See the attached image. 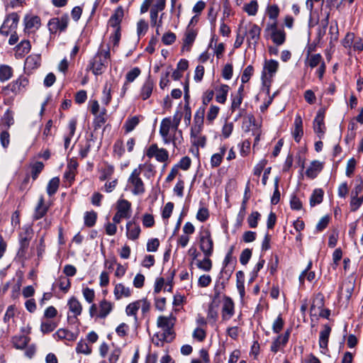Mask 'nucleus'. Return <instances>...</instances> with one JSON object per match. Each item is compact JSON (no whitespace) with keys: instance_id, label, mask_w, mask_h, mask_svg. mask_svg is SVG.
<instances>
[{"instance_id":"f8f14e48","label":"nucleus","mask_w":363,"mask_h":363,"mask_svg":"<svg viewBox=\"0 0 363 363\" xmlns=\"http://www.w3.org/2000/svg\"><path fill=\"white\" fill-rule=\"evenodd\" d=\"M267 30L271 32V38L276 45H281L284 43L286 40L285 32L284 30L277 28V22L267 24Z\"/></svg>"},{"instance_id":"b1692460","label":"nucleus","mask_w":363,"mask_h":363,"mask_svg":"<svg viewBox=\"0 0 363 363\" xmlns=\"http://www.w3.org/2000/svg\"><path fill=\"white\" fill-rule=\"evenodd\" d=\"M228 150L226 145H222L218 149V152L214 153L211 157V165L212 167H217L220 166L222 162L223 158Z\"/></svg>"},{"instance_id":"2f4dec72","label":"nucleus","mask_w":363,"mask_h":363,"mask_svg":"<svg viewBox=\"0 0 363 363\" xmlns=\"http://www.w3.org/2000/svg\"><path fill=\"white\" fill-rule=\"evenodd\" d=\"M140 121V117L138 116L128 117L124 123L123 128L126 133H130L134 130V128L139 124Z\"/></svg>"},{"instance_id":"4c0bfd02","label":"nucleus","mask_w":363,"mask_h":363,"mask_svg":"<svg viewBox=\"0 0 363 363\" xmlns=\"http://www.w3.org/2000/svg\"><path fill=\"white\" fill-rule=\"evenodd\" d=\"M229 89L230 87L225 84H223L219 87L216 96V101L218 103L224 104L225 102Z\"/></svg>"},{"instance_id":"6ab92c4d","label":"nucleus","mask_w":363,"mask_h":363,"mask_svg":"<svg viewBox=\"0 0 363 363\" xmlns=\"http://www.w3.org/2000/svg\"><path fill=\"white\" fill-rule=\"evenodd\" d=\"M28 84V80L25 77H20L16 81L12 82L7 86L13 93L18 94Z\"/></svg>"},{"instance_id":"cd10ccee","label":"nucleus","mask_w":363,"mask_h":363,"mask_svg":"<svg viewBox=\"0 0 363 363\" xmlns=\"http://www.w3.org/2000/svg\"><path fill=\"white\" fill-rule=\"evenodd\" d=\"M322 62H325L320 54L308 55L305 60V65L311 69L321 65Z\"/></svg>"},{"instance_id":"9b49d317","label":"nucleus","mask_w":363,"mask_h":363,"mask_svg":"<svg viewBox=\"0 0 363 363\" xmlns=\"http://www.w3.org/2000/svg\"><path fill=\"white\" fill-rule=\"evenodd\" d=\"M69 17L67 15H63L60 18H51L48 23V29L50 33H55L58 30H65L68 25Z\"/></svg>"},{"instance_id":"7c9ffc66","label":"nucleus","mask_w":363,"mask_h":363,"mask_svg":"<svg viewBox=\"0 0 363 363\" xmlns=\"http://www.w3.org/2000/svg\"><path fill=\"white\" fill-rule=\"evenodd\" d=\"M323 165L318 161H313L308 168L306 169V174L311 179H314L322 170Z\"/></svg>"},{"instance_id":"13d9d810","label":"nucleus","mask_w":363,"mask_h":363,"mask_svg":"<svg viewBox=\"0 0 363 363\" xmlns=\"http://www.w3.org/2000/svg\"><path fill=\"white\" fill-rule=\"evenodd\" d=\"M125 152L122 140H117L113 145V153L118 158H121Z\"/></svg>"},{"instance_id":"39448f33","label":"nucleus","mask_w":363,"mask_h":363,"mask_svg":"<svg viewBox=\"0 0 363 363\" xmlns=\"http://www.w3.org/2000/svg\"><path fill=\"white\" fill-rule=\"evenodd\" d=\"M19 19L20 18L17 13L13 12L8 14L0 27V34L8 36L10 33L15 32L17 29Z\"/></svg>"},{"instance_id":"393cba45","label":"nucleus","mask_w":363,"mask_h":363,"mask_svg":"<svg viewBox=\"0 0 363 363\" xmlns=\"http://www.w3.org/2000/svg\"><path fill=\"white\" fill-rule=\"evenodd\" d=\"M117 212L129 218L131 212V203L125 199H119L116 206Z\"/></svg>"},{"instance_id":"f3484780","label":"nucleus","mask_w":363,"mask_h":363,"mask_svg":"<svg viewBox=\"0 0 363 363\" xmlns=\"http://www.w3.org/2000/svg\"><path fill=\"white\" fill-rule=\"evenodd\" d=\"M324 111L319 110L313 121V129L315 133L318 135L319 138H321L325 130L324 123Z\"/></svg>"},{"instance_id":"ddd939ff","label":"nucleus","mask_w":363,"mask_h":363,"mask_svg":"<svg viewBox=\"0 0 363 363\" xmlns=\"http://www.w3.org/2000/svg\"><path fill=\"white\" fill-rule=\"evenodd\" d=\"M32 230L30 228H26L24 232L19 235L20 248L18 252V255L19 257H25L30 241L32 238Z\"/></svg>"},{"instance_id":"1a4fd4ad","label":"nucleus","mask_w":363,"mask_h":363,"mask_svg":"<svg viewBox=\"0 0 363 363\" xmlns=\"http://www.w3.org/2000/svg\"><path fill=\"white\" fill-rule=\"evenodd\" d=\"M205 115V108L204 106H201L196 111L193 124L191 128L190 134H202L203 128V120Z\"/></svg>"},{"instance_id":"6e6552de","label":"nucleus","mask_w":363,"mask_h":363,"mask_svg":"<svg viewBox=\"0 0 363 363\" xmlns=\"http://www.w3.org/2000/svg\"><path fill=\"white\" fill-rule=\"evenodd\" d=\"M175 320L176 318L172 315H160L157 318V326L163 330L162 333L169 336H174L172 328L174 325Z\"/></svg>"},{"instance_id":"dca6fc26","label":"nucleus","mask_w":363,"mask_h":363,"mask_svg":"<svg viewBox=\"0 0 363 363\" xmlns=\"http://www.w3.org/2000/svg\"><path fill=\"white\" fill-rule=\"evenodd\" d=\"M354 289V282L352 280H345L342 282L338 290V295L342 298L349 300Z\"/></svg>"},{"instance_id":"4468645a","label":"nucleus","mask_w":363,"mask_h":363,"mask_svg":"<svg viewBox=\"0 0 363 363\" xmlns=\"http://www.w3.org/2000/svg\"><path fill=\"white\" fill-rule=\"evenodd\" d=\"M235 313V305L232 298L228 296L223 298L222 304V319L223 320H228L230 319Z\"/></svg>"},{"instance_id":"5fc2aeb1","label":"nucleus","mask_w":363,"mask_h":363,"mask_svg":"<svg viewBox=\"0 0 363 363\" xmlns=\"http://www.w3.org/2000/svg\"><path fill=\"white\" fill-rule=\"evenodd\" d=\"M141 71L138 67H134L127 72L125 75V81L127 82H133L140 74Z\"/></svg>"},{"instance_id":"774afa93","label":"nucleus","mask_w":363,"mask_h":363,"mask_svg":"<svg viewBox=\"0 0 363 363\" xmlns=\"http://www.w3.org/2000/svg\"><path fill=\"white\" fill-rule=\"evenodd\" d=\"M83 296L88 303H92L95 298L94 289L86 287L82 291Z\"/></svg>"},{"instance_id":"9d476101","label":"nucleus","mask_w":363,"mask_h":363,"mask_svg":"<svg viewBox=\"0 0 363 363\" xmlns=\"http://www.w3.org/2000/svg\"><path fill=\"white\" fill-rule=\"evenodd\" d=\"M146 155L149 158L155 157L160 162H164L169 159V153L164 148H159L157 144H152L146 151Z\"/></svg>"},{"instance_id":"4be33fe9","label":"nucleus","mask_w":363,"mask_h":363,"mask_svg":"<svg viewBox=\"0 0 363 363\" xmlns=\"http://www.w3.org/2000/svg\"><path fill=\"white\" fill-rule=\"evenodd\" d=\"M49 206L45 203L43 196H40L38 199L37 206L35 208L33 218L39 220L42 218L48 212Z\"/></svg>"},{"instance_id":"49530a36","label":"nucleus","mask_w":363,"mask_h":363,"mask_svg":"<svg viewBox=\"0 0 363 363\" xmlns=\"http://www.w3.org/2000/svg\"><path fill=\"white\" fill-rule=\"evenodd\" d=\"M55 284L65 293L69 291L71 286L70 280L67 277H60Z\"/></svg>"},{"instance_id":"052dcab7","label":"nucleus","mask_w":363,"mask_h":363,"mask_svg":"<svg viewBox=\"0 0 363 363\" xmlns=\"http://www.w3.org/2000/svg\"><path fill=\"white\" fill-rule=\"evenodd\" d=\"M258 4L257 1L254 0L245 6V11L250 16H255L257 12Z\"/></svg>"},{"instance_id":"2eb2a0df","label":"nucleus","mask_w":363,"mask_h":363,"mask_svg":"<svg viewBox=\"0 0 363 363\" xmlns=\"http://www.w3.org/2000/svg\"><path fill=\"white\" fill-rule=\"evenodd\" d=\"M25 31L35 33L40 27V18L37 16H26L24 18Z\"/></svg>"},{"instance_id":"69168bd1","label":"nucleus","mask_w":363,"mask_h":363,"mask_svg":"<svg viewBox=\"0 0 363 363\" xmlns=\"http://www.w3.org/2000/svg\"><path fill=\"white\" fill-rule=\"evenodd\" d=\"M243 99V96L240 95H232V104L230 110L232 112L235 111L240 108Z\"/></svg>"},{"instance_id":"7ed1b4c3","label":"nucleus","mask_w":363,"mask_h":363,"mask_svg":"<svg viewBox=\"0 0 363 363\" xmlns=\"http://www.w3.org/2000/svg\"><path fill=\"white\" fill-rule=\"evenodd\" d=\"M240 31L243 33L247 39L248 47L255 49L258 41L260 38L261 28L256 24L252 23H247L244 24L242 23L240 25Z\"/></svg>"},{"instance_id":"0e129e2a","label":"nucleus","mask_w":363,"mask_h":363,"mask_svg":"<svg viewBox=\"0 0 363 363\" xmlns=\"http://www.w3.org/2000/svg\"><path fill=\"white\" fill-rule=\"evenodd\" d=\"M148 29V24L144 19H140L137 23V33L140 37L144 35Z\"/></svg>"},{"instance_id":"473e14b6","label":"nucleus","mask_w":363,"mask_h":363,"mask_svg":"<svg viewBox=\"0 0 363 363\" xmlns=\"http://www.w3.org/2000/svg\"><path fill=\"white\" fill-rule=\"evenodd\" d=\"M113 303L106 299L102 300L99 303V316L101 318H106L112 311Z\"/></svg>"},{"instance_id":"a18cd8bd","label":"nucleus","mask_w":363,"mask_h":363,"mask_svg":"<svg viewBox=\"0 0 363 363\" xmlns=\"http://www.w3.org/2000/svg\"><path fill=\"white\" fill-rule=\"evenodd\" d=\"M191 142L197 147H203L206 145V138L203 134H190Z\"/></svg>"},{"instance_id":"8fccbe9b","label":"nucleus","mask_w":363,"mask_h":363,"mask_svg":"<svg viewBox=\"0 0 363 363\" xmlns=\"http://www.w3.org/2000/svg\"><path fill=\"white\" fill-rule=\"evenodd\" d=\"M3 124L8 128L14 123L13 113L10 109H7L2 117Z\"/></svg>"},{"instance_id":"0eeeda50","label":"nucleus","mask_w":363,"mask_h":363,"mask_svg":"<svg viewBox=\"0 0 363 363\" xmlns=\"http://www.w3.org/2000/svg\"><path fill=\"white\" fill-rule=\"evenodd\" d=\"M69 312L67 319L69 323L78 322V316L82 314V306L80 301L74 296L71 297L67 301Z\"/></svg>"},{"instance_id":"f704fd0d","label":"nucleus","mask_w":363,"mask_h":363,"mask_svg":"<svg viewBox=\"0 0 363 363\" xmlns=\"http://www.w3.org/2000/svg\"><path fill=\"white\" fill-rule=\"evenodd\" d=\"M210 257L211 256H204L202 260H196V267L203 272H210L213 267V263L211 259H210Z\"/></svg>"},{"instance_id":"680f3d73","label":"nucleus","mask_w":363,"mask_h":363,"mask_svg":"<svg viewBox=\"0 0 363 363\" xmlns=\"http://www.w3.org/2000/svg\"><path fill=\"white\" fill-rule=\"evenodd\" d=\"M219 107L211 105L207 113L206 119L209 123H212L214 119L217 117L219 112Z\"/></svg>"},{"instance_id":"ea45409f","label":"nucleus","mask_w":363,"mask_h":363,"mask_svg":"<svg viewBox=\"0 0 363 363\" xmlns=\"http://www.w3.org/2000/svg\"><path fill=\"white\" fill-rule=\"evenodd\" d=\"M30 338L26 335L15 336L13 337V344L16 349L22 350L25 348Z\"/></svg>"},{"instance_id":"79ce46f5","label":"nucleus","mask_w":363,"mask_h":363,"mask_svg":"<svg viewBox=\"0 0 363 363\" xmlns=\"http://www.w3.org/2000/svg\"><path fill=\"white\" fill-rule=\"evenodd\" d=\"M59 185H60V179L58 177L52 178L49 181V182L47 185L46 191H47L48 194L50 196L54 195L57 192V191L59 188Z\"/></svg>"},{"instance_id":"de8ad7c7","label":"nucleus","mask_w":363,"mask_h":363,"mask_svg":"<svg viewBox=\"0 0 363 363\" xmlns=\"http://www.w3.org/2000/svg\"><path fill=\"white\" fill-rule=\"evenodd\" d=\"M97 214L94 211L86 212L84 214V225L87 227H92L95 225Z\"/></svg>"},{"instance_id":"c03bdc74","label":"nucleus","mask_w":363,"mask_h":363,"mask_svg":"<svg viewBox=\"0 0 363 363\" xmlns=\"http://www.w3.org/2000/svg\"><path fill=\"white\" fill-rule=\"evenodd\" d=\"M57 326V323L52 320H43L40 325V330L43 333H48L52 332Z\"/></svg>"},{"instance_id":"37998d69","label":"nucleus","mask_w":363,"mask_h":363,"mask_svg":"<svg viewBox=\"0 0 363 363\" xmlns=\"http://www.w3.org/2000/svg\"><path fill=\"white\" fill-rule=\"evenodd\" d=\"M60 339H66L72 341L77 339V334H74L66 329H59L55 334Z\"/></svg>"},{"instance_id":"6e6d98bb","label":"nucleus","mask_w":363,"mask_h":363,"mask_svg":"<svg viewBox=\"0 0 363 363\" xmlns=\"http://www.w3.org/2000/svg\"><path fill=\"white\" fill-rule=\"evenodd\" d=\"M260 213L257 211L252 212L247 218V223L250 228H256L257 226L258 220L260 218Z\"/></svg>"},{"instance_id":"412c9836","label":"nucleus","mask_w":363,"mask_h":363,"mask_svg":"<svg viewBox=\"0 0 363 363\" xmlns=\"http://www.w3.org/2000/svg\"><path fill=\"white\" fill-rule=\"evenodd\" d=\"M113 294L116 300L123 298H128L131 295V290L128 286H125L122 283L116 284Z\"/></svg>"},{"instance_id":"72a5a7b5","label":"nucleus","mask_w":363,"mask_h":363,"mask_svg":"<svg viewBox=\"0 0 363 363\" xmlns=\"http://www.w3.org/2000/svg\"><path fill=\"white\" fill-rule=\"evenodd\" d=\"M123 16V11L122 9H118L116 11L115 13L111 16L109 19V25L114 28V30L120 28L119 25Z\"/></svg>"},{"instance_id":"e2e57ef3","label":"nucleus","mask_w":363,"mask_h":363,"mask_svg":"<svg viewBox=\"0 0 363 363\" xmlns=\"http://www.w3.org/2000/svg\"><path fill=\"white\" fill-rule=\"evenodd\" d=\"M212 281V278L209 274H202L199 277L198 286L201 288L208 286Z\"/></svg>"},{"instance_id":"c85d7f7f","label":"nucleus","mask_w":363,"mask_h":363,"mask_svg":"<svg viewBox=\"0 0 363 363\" xmlns=\"http://www.w3.org/2000/svg\"><path fill=\"white\" fill-rule=\"evenodd\" d=\"M196 31L192 28H188L184 34L183 50L189 51L192 44L196 39Z\"/></svg>"},{"instance_id":"aec40b11","label":"nucleus","mask_w":363,"mask_h":363,"mask_svg":"<svg viewBox=\"0 0 363 363\" xmlns=\"http://www.w3.org/2000/svg\"><path fill=\"white\" fill-rule=\"evenodd\" d=\"M126 236L128 239L135 240L139 238L140 228L138 223L131 220L126 224Z\"/></svg>"},{"instance_id":"f03ea898","label":"nucleus","mask_w":363,"mask_h":363,"mask_svg":"<svg viewBox=\"0 0 363 363\" xmlns=\"http://www.w3.org/2000/svg\"><path fill=\"white\" fill-rule=\"evenodd\" d=\"M151 164L145 163L140 164L138 167L134 169L128 179L127 186L130 189L134 195L143 194L145 191V184L140 177L141 169H153Z\"/></svg>"},{"instance_id":"c9c22d12","label":"nucleus","mask_w":363,"mask_h":363,"mask_svg":"<svg viewBox=\"0 0 363 363\" xmlns=\"http://www.w3.org/2000/svg\"><path fill=\"white\" fill-rule=\"evenodd\" d=\"M114 172V167L107 162H105L104 167L100 170V181H105L109 179Z\"/></svg>"},{"instance_id":"a19ab883","label":"nucleus","mask_w":363,"mask_h":363,"mask_svg":"<svg viewBox=\"0 0 363 363\" xmlns=\"http://www.w3.org/2000/svg\"><path fill=\"white\" fill-rule=\"evenodd\" d=\"M323 191L320 189H316L313 191L310 198V206H315L323 201Z\"/></svg>"},{"instance_id":"20e7f679","label":"nucleus","mask_w":363,"mask_h":363,"mask_svg":"<svg viewBox=\"0 0 363 363\" xmlns=\"http://www.w3.org/2000/svg\"><path fill=\"white\" fill-rule=\"evenodd\" d=\"M279 68V62L274 60H265L262 73L263 83L267 86V94H269L271 79L274 76Z\"/></svg>"},{"instance_id":"a878e982","label":"nucleus","mask_w":363,"mask_h":363,"mask_svg":"<svg viewBox=\"0 0 363 363\" xmlns=\"http://www.w3.org/2000/svg\"><path fill=\"white\" fill-rule=\"evenodd\" d=\"M331 332V328L328 325H324L323 329L320 332L319 346L324 350H328V339Z\"/></svg>"},{"instance_id":"338daca9","label":"nucleus","mask_w":363,"mask_h":363,"mask_svg":"<svg viewBox=\"0 0 363 363\" xmlns=\"http://www.w3.org/2000/svg\"><path fill=\"white\" fill-rule=\"evenodd\" d=\"M176 40V35L172 32L165 33L162 38V41L164 45H169L174 43Z\"/></svg>"},{"instance_id":"423d86ee","label":"nucleus","mask_w":363,"mask_h":363,"mask_svg":"<svg viewBox=\"0 0 363 363\" xmlns=\"http://www.w3.org/2000/svg\"><path fill=\"white\" fill-rule=\"evenodd\" d=\"M199 248L204 256H211L213 252V240L209 230H203L199 235Z\"/></svg>"},{"instance_id":"c756f323","label":"nucleus","mask_w":363,"mask_h":363,"mask_svg":"<svg viewBox=\"0 0 363 363\" xmlns=\"http://www.w3.org/2000/svg\"><path fill=\"white\" fill-rule=\"evenodd\" d=\"M77 126V120L71 119L69 121L67 126V133L65 135V148L67 149L69 146L70 141L73 135H74Z\"/></svg>"},{"instance_id":"58836bf2","label":"nucleus","mask_w":363,"mask_h":363,"mask_svg":"<svg viewBox=\"0 0 363 363\" xmlns=\"http://www.w3.org/2000/svg\"><path fill=\"white\" fill-rule=\"evenodd\" d=\"M13 69L6 65H0V82H4L11 78Z\"/></svg>"},{"instance_id":"864d4df0","label":"nucleus","mask_w":363,"mask_h":363,"mask_svg":"<svg viewBox=\"0 0 363 363\" xmlns=\"http://www.w3.org/2000/svg\"><path fill=\"white\" fill-rule=\"evenodd\" d=\"M139 310L138 300L129 303L125 308V313L128 315H133L135 319L137 320V312Z\"/></svg>"},{"instance_id":"3c124183","label":"nucleus","mask_w":363,"mask_h":363,"mask_svg":"<svg viewBox=\"0 0 363 363\" xmlns=\"http://www.w3.org/2000/svg\"><path fill=\"white\" fill-rule=\"evenodd\" d=\"M76 351L77 353H82L84 354H89L91 352V347L88 345L85 340H81L76 347Z\"/></svg>"},{"instance_id":"a211bd4d","label":"nucleus","mask_w":363,"mask_h":363,"mask_svg":"<svg viewBox=\"0 0 363 363\" xmlns=\"http://www.w3.org/2000/svg\"><path fill=\"white\" fill-rule=\"evenodd\" d=\"M107 62L102 59L100 55H96L91 62V68L94 74L98 75L102 74L106 68Z\"/></svg>"},{"instance_id":"bf43d9fd","label":"nucleus","mask_w":363,"mask_h":363,"mask_svg":"<svg viewBox=\"0 0 363 363\" xmlns=\"http://www.w3.org/2000/svg\"><path fill=\"white\" fill-rule=\"evenodd\" d=\"M120 355L121 350L119 349H115L109 354L108 360H102L99 363H116Z\"/></svg>"},{"instance_id":"603ef678","label":"nucleus","mask_w":363,"mask_h":363,"mask_svg":"<svg viewBox=\"0 0 363 363\" xmlns=\"http://www.w3.org/2000/svg\"><path fill=\"white\" fill-rule=\"evenodd\" d=\"M30 48L31 45L29 40H22L18 45H17L16 50L20 55H24L29 52Z\"/></svg>"},{"instance_id":"09e8293b","label":"nucleus","mask_w":363,"mask_h":363,"mask_svg":"<svg viewBox=\"0 0 363 363\" xmlns=\"http://www.w3.org/2000/svg\"><path fill=\"white\" fill-rule=\"evenodd\" d=\"M323 306H324L323 297L321 296H318L313 300V304H312V306L311 307V313H314L313 314L316 315L317 314V311H318L319 310L323 308Z\"/></svg>"},{"instance_id":"e433bc0d","label":"nucleus","mask_w":363,"mask_h":363,"mask_svg":"<svg viewBox=\"0 0 363 363\" xmlns=\"http://www.w3.org/2000/svg\"><path fill=\"white\" fill-rule=\"evenodd\" d=\"M174 339V336H169L162 333H157L152 337V342L158 347L163 345L164 342H171Z\"/></svg>"},{"instance_id":"bb28decb","label":"nucleus","mask_w":363,"mask_h":363,"mask_svg":"<svg viewBox=\"0 0 363 363\" xmlns=\"http://www.w3.org/2000/svg\"><path fill=\"white\" fill-rule=\"evenodd\" d=\"M303 134V121L301 116L299 114H297L294 120V130L293 131L294 140L296 142H299Z\"/></svg>"},{"instance_id":"f257e3e1","label":"nucleus","mask_w":363,"mask_h":363,"mask_svg":"<svg viewBox=\"0 0 363 363\" xmlns=\"http://www.w3.org/2000/svg\"><path fill=\"white\" fill-rule=\"evenodd\" d=\"M160 135L164 144L172 143L174 148L178 149L183 143L182 132L181 130H174L171 118H164L160 125Z\"/></svg>"},{"instance_id":"4d7b16f0","label":"nucleus","mask_w":363,"mask_h":363,"mask_svg":"<svg viewBox=\"0 0 363 363\" xmlns=\"http://www.w3.org/2000/svg\"><path fill=\"white\" fill-rule=\"evenodd\" d=\"M44 164L42 162H36L31 166V175L33 179L35 180L38 177V174L43 169Z\"/></svg>"},{"instance_id":"5701e85b","label":"nucleus","mask_w":363,"mask_h":363,"mask_svg":"<svg viewBox=\"0 0 363 363\" xmlns=\"http://www.w3.org/2000/svg\"><path fill=\"white\" fill-rule=\"evenodd\" d=\"M154 88V82L150 76H148L140 89V97L143 100H146L151 96Z\"/></svg>"}]
</instances>
